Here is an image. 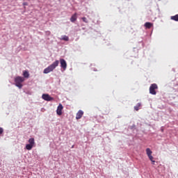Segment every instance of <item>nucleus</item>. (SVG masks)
<instances>
[{"label":"nucleus","instance_id":"obj_1","mask_svg":"<svg viewBox=\"0 0 178 178\" xmlns=\"http://www.w3.org/2000/svg\"><path fill=\"white\" fill-rule=\"evenodd\" d=\"M58 65L59 60H56L51 65H49V66L44 68L43 73L47 74L48 73H50V72H53L54 70L58 66Z\"/></svg>","mask_w":178,"mask_h":178},{"label":"nucleus","instance_id":"obj_2","mask_svg":"<svg viewBox=\"0 0 178 178\" xmlns=\"http://www.w3.org/2000/svg\"><path fill=\"white\" fill-rule=\"evenodd\" d=\"M25 81V79L23 76H17L15 79V86L21 89L23 87L22 83Z\"/></svg>","mask_w":178,"mask_h":178},{"label":"nucleus","instance_id":"obj_3","mask_svg":"<svg viewBox=\"0 0 178 178\" xmlns=\"http://www.w3.org/2000/svg\"><path fill=\"white\" fill-rule=\"evenodd\" d=\"M35 145V138H29V144L26 145V149L27 150H31L32 148H33V147Z\"/></svg>","mask_w":178,"mask_h":178},{"label":"nucleus","instance_id":"obj_4","mask_svg":"<svg viewBox=\"0 0 178 178\" xmlns=\"http://www.w3.org/2000/svg\"><path fill=\"white\" fill-rule=\"evenodd\" d=\"M158 90V85L156 83H152V85L149 87V93L152 95H156V90Z\"/></svg>","mask_w":178,"mask_h":178},{"label":"nucleus","instance_id":"obj_5","mask_svg":"<svg viewBox=\"0 0 178 178\" xmlns=\"http://www.w3.org/2000/svg\"><path fill=\"white\" fill-rule=\"evenodd\" d=\"M43 100L45 101H53L54 100V97H51V96H50L49 94H42V96Z\"/></svg>","mask_w":178,"mask_h":178},{"label":"nucleus","instance_id":"obj_6","mask_svg":"<svg viewBox=\"0 0 178 178\" xmlns=\"http://www.w3.org/2000/svg\"><path fill=\"white\" fill-rule=\"evenodd\" d=\"M60 67H62L64 71H65L67 64L66 63V60L65 59H60Z\"/></svg>","mask_w":178,"mask_h":178},{"label":"nucleus","instance_id":"obj_7","mask_svg":"<svg viewBox=\"0 0 178 178\" xmlns=\"http://www.w3.org/2000/svg\"><path fill=\"white\" fill-rule=\"evenodd\" d=\"M63 104H58V106L56 109V114L60 115L63 114Z\"/></svg>","mask_w":178,"mask_h":178},{"label":"nucleus","instance_id":"obj_8","mask_svg":"<svg viewBox=\"0 0 178 178\" xmlns=\"http://www.w3.org/2000/svg\"><path fill=\"white\" fill-rule=\"evenodd\" d=\"M84 114L83 111H79L78 113L76 115V120H79L81 119V118H83V115Z\"/></svg>","mask_w":178,"mask_h":178},{"label":"nucleus","instance_id":"obj_9","mask_svg":"<svg viewBox=\"0 0 178 178\" xmlns=\"http://www.w3.org/2000/svg\"><path fill=\"white\" fill-rule=\"evenodd\" d=\"M77 19V13H74V15H72V16L70 18V21L72 22V23H74V22H76V20Z\"/></svg>","mask_w":178,"mask_h":178},{"label":"nucleus","instance_id":"obj_10","mask_svg":"<svg viewBox=\"0 0 178 178\" xmlns=\"http://www.w3.org/2000/svg\"><path fill=\"white\" fill-rule=\"evenodd\" d=\"M154 24L153 23H150L149 22H147L146 23H145V27L146 29H151L152 28Z\"/></svg>","mask_w":178,"mask_h":178},{"label":"nucleus","instance_id":"obj_11","mask_svg":"<svg viewBox=\"0 0 178 178\" xmlns=\"http://www.w3.org/2000/svg\"><path fill=\"white\" fill-rule=\"evenodd\" d=\"M146 154H147V156L149 157V159L150 155H151V154H152V151L151 150V149L149 147H147L146 149Z\"/></svg>","mask_w":178,"mask_h":178},{"label":"nucleus","instance_id":"obj_12","mask_svg":"<svg viewBox=\"0 0 178 178\" xmlns=\"http://www.w3.org/2000/svg\"><path fill=\"white\" fill-rule=\"evenodd\" d=\"M170 19L172 20H175V22H178V15H175V16H171Z\"/></svg>","mask_w":178,"mask_h":178},{"label":"nucleus","instance_id":"obj_13","mask_svg":"<svg viewBox=\"0 0 178 178\" xmlns=\"http://www.w3.org/2000/svg\"><path fill=\"white\" fill-rule=\"evenodd\" d=\"M61 40H65V42H68L69 40V37L67 35H63L62 38H60Z\"/></svg>","mask_w":178,"mask_h":178},{"label":"nucleus","instance_id":"obj_14","mask_svg":"<svg viewBox=\"0 0 178 178\" xmlns=\"http://www.w3.org/2000/svg\"><path fill=\"white\" fill-rule=\"evenodd\" d=\"M23 75L24 78H29V73L28 71H24Z\"/></svg>","mask_w":178,"mask_h":178},{"label":"nucleus","instance_id":"obj_15","mask_svg":"<svg viewBox=\"0 0 178 178\" xmlns=\"http://www.w3.org/2000/svg\"><path fill=\"white\" fill-rule=\"evenodd\" d=\"M140 107H141V104H136V106H134L135 111H138Z\"/></svg>","mask_w":178,"mask_h":178},{"label":"nucleus","instance_id":"obj_16","mask_svg":"<svg viewBox=\"0 0 178 178\" xmlns=\"http://www.w3.org/2000/svg\"><path fill=\"white\" fill-rule=\"evenodd\" d=\"M149 160L151 161L152 163L154 165L155 164V161H154V157L152 156V154H150V158Z\"/></svg>","mask_w":178,"mask_h":178},{"label":"nucleus","instance_id":"obj_17","mask_svg":"<svg viewBox=\"0 0 178 178\" xmlns=\"http://www.w3.org/2000/svg\"><path fill=\"white\" fill-rule=\"evenodd\" d=\"M82 20L84 23H88V20L87 19L86 17H82Z\"/></svg>","mask_w":178,"mask_h":178},{"label":"nucleus","instance_id":"obj_18","mask_svg":"<svg viewBox=\"0 0 178 178\" xmlns=\"http://www.w3.org/2000/svg\"><path fill=\"white\" fill-rule=\"evenodd\" d=\"M3 133V128H0V136L2 135Z\"/></svg>","mask_w":178,"mask_h":178},{"label":"nucleus","instance_id":"obj_19","mask_svg":"<svg viewBox=\"0 0 178 178\" xmlns=\"http://www.w3.org/2000/svg\"><path fill=\"white\" fill-rule=\"evenodd\" d=\"M23 6H28V3H27V1H24V3H23Z\"/></svg>","mask_w":178,"mask_h":178}]
</instances>
